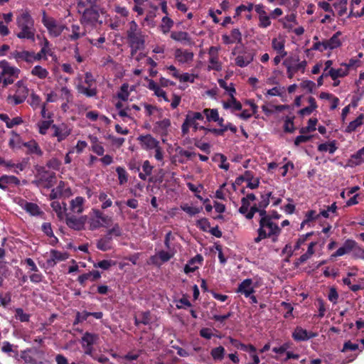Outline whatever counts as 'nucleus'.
<instances>
[{"label":"nucleus","instance_id":"64","mask_svg":"<svg viewBox=\"0 0 364 364\" xmlns=\"http://www.w3.org/2000/svg\"><path fill=\"white\" fill-rule=\"evenodd\" d=\"M196 225L203 232H208L209 228H210V223L205 218L198 220L196 223Z\"/></svg>","mask_w":364,"mask_h":364},{"label":"nucleus","instance_id":"52","mask_svg":"<svg viewBox=\"0 0 364 364\" xmlns=\"http://www.w3.org/2000/svg\"><path fill=\"white\" fill-rule=\"evenodd\" d=\"M28 102L33 109H36L41 105V98L38 95L33 92L30 95V99Z\"/></svg>","mask_w":364,"mask_h":364},{"label":"nucleus","instance_id":"8","mask_svg":"<svg viewBox=\"0 0 364 364\" xmlns=\"http://www.w3.org/2000/svg\"><path fill=\"white\" fill-rule=\"evenodd\" d=\"M204 114L198 112L189 111L186 116V119L181 126V132L183 135H186L189 132L190 127H193L194 132L200 130V127H198L197 120H203Z\"/></svg>","mask_w":364,"mask_h":364},{"label":"nucleus","instance_id":"28","mask_svg":"<svg viewBox=\"0 0 364 364\" xmlns=\"http://www.w3.org/2000/svg\"><path fill=\"white\" fill-rule=\"evenodd\" d=\"M56 176L55 173L50 172L44 170L41 173L40 180L46 183V187L50 188L54 186L55 183Z\"/></svg>","mask_w":364,"mask_h":364},{"label":"nucleus","instance_id":"54","mask_svg":"<svg viewBox=\"0 0 364 364\" xmlns=\"http://www.w3.org/2000/svg\"><path fill=\"white\" fill-rule=\"evenodd\" d=\"M209 65L208 67V70L220 71L222 70V64L219 61L218 57L210 58Z\"/></svg>","mask_w":364,"mask_h":364},{"label":"nucleus","instance_id":"62","mask_svg":"<svg viewBox=\"0 0 364 364\" xmlns=\"http://www.w3.org/2000/svg\"><path fill=\"white\" fill-rule=\"evenodd\" d=\"M218 84L220 87L223 88L228 92L230 96H231V94L235 95L236 93V90L232 83H230V85H228L224 80L220 79L218 80Z\"/></svg>","mask_w":364,"mask_h":364},{"label":"nucleus","instance_id":"11","mask_svg":"<svg viewBox=\"0 0 364 364\" xmlns=\"http://www.w3.org/2000/svg\"><path fill=\"white\" fill-rule=\"evenodd\" d=\"M51 129L53 130L52 137H56L59 143L66 139L72 133V129L65 123L53 124Z\"/></svg>","mask_w":364,"mask_h":364},{"label":"nucleus","instance_id":"7","mask_svg":"<svg viewBox=\"0 0 364 364\" xmlns=\"http://www.w3.org/2000/svg\"><path fill=\"white\" fill-rule=\"evenodd\" d=\"M42 23L47 28L49 35L51 37H58L61 35L65 26L58 23L57 21L47 16L45 10L42 11Z\"/></svg>","mask_w":364,"mask_h":364},{"label":"nucleus","instance_id":"25","mask_svg":"<svg viewBox=\"0 0 364 364\" xmlns=\"http://www.w3.org/2000/svg\"><path fill=\"white\" fill-rule=\"evenodd\" d=\"M8 185H20V180L15 176L2 175L0 177V189L6 191Z\"/></svg>","mask_w":364,"mask_h":364},{"label":"nucleus","instance_id":"59","mask_svg":"<svg viewBox=\"0 0 364 364\" xmlns=\"http://www.w3.org/2000/svg\"><path fill=\"white\" fill-rule=\"evenodd\" d=\"M261 200L259 202V205L260 208H267L269 204L270 198H273L272 196V192H267L264 193H261L260 195Z\"/></svg>","mask_w":364,"mask_h":364},{"label":"nucleus","instance_id":"16","mask_svg":"<svg viewBox=\"0 0 364 364\" xmlns=\"http://www.w3.org/2000/svg\"><path fill=\"white\" fill-rule=\"evenodd\" d=\"M100 17L99 11L93 6L86 9L82 16L81 22L87 25L95 23Z\"/></svg>","mask_w":364,"mask_h":364},{"label":"nucleus","instance_id":"17","mask_svg":"<svg viewBox=\"0 0 364 364\" xmlns=\"http://www.w3.org/2000/svg\"><path fill=\"white\" fill-rule=\"evenodd\" d=\"M137 140L141 143V147L146 150L154 149L159 144V141L151 134L140 135Z\"/></svg>","mask_w":364,"mask_h":364},{"label":"nucleus","instance_id":"61","mask_svg":"<svg viewBox=\"0 0 364 364\" xmlns=\"http://www.w3.org/2000/svg\"><path fill=\"white\" fill-rule=\"evenodd\" d=\"M29 163V158H23L19 163L14 164V173L18 174L20 171L25 170Z\"/></svg>","mask_w":364,"mask_h":364},{"label":"nucleus","instance_id":"31","mask_svg":"<svg viewBox=\"0 0 364 364\" xmlns=\"http://www.w3.org/2000/svg\"><path fill=\"white\" fill-rule=\"evenodd\" d=\"M109 0H86L87 5L93 6L101 13L106 11L107 7L109 6Z\"/></svg>","mask_w":364,"mask_h":364},{"label":"nucleus","instance_id":"38","mask_svg":"<svg viewBox=\"0 0 364 364\" xmlns=\"http://www.w3.org/2000/svg\"><path fill=\"white\" fill-rule=\"evenodd\" d=\"M223 108L227 109L230 108H232L234 110H241L242 109V104L237 100L235 97V95H232L230 96V100L227 102H223Z\"/></svg>","mask_w":364,"mask_h":364},{"label":"nucleus","instance_id":"3","mask_svg":"<svg viewBox=\"0 0 364 364\" xmlns=\"http://www.w3.org/2000/svg\"><path fill=\"white\" fill-rule=\"evenodd\" d=\"M282 64L287 68L288 78L292 79L297 72L301 71V73L305 72L307 62L306 60L299 61V57L294 55L287 58Z\"/></svg>","mask_w":364,"mask_h":364},{"label":"nucleus","instance_id":"58","mask_svg":"<svg viewBox=\"0 0 364 364\" xmlns=\"http://www.w3.org/2000/svg\"><path fill=\"white\" fill-rule=\"evenodd\" d=\"M294 117H286L284 124V131L287 133H293L295 130L294 125Z\"/></svg>","mask_w":364,"mask_h":364},{"label":"nucleus","instance_id":"36","mask_svg":"<svg viewBox=\"0 0 364 364\" xmlns=\"http://www.w3.org/2000/svg\"><path fill=\"white\" fill-rule=\"evenodd\" d=\"M364 123V114H360L358 117L353 121L350 122L349 124L346 128L345 132L347 133H351L355 132L358 127L363 125Z\"/></svg>","mask_w":364,"mask_h":364},{"label":"nucleus","instance_id":"37","mask_svg":"<svg viewBox=\"0 0 364 364\" xmlns=\"http://www.w3.org/2000/svg\"><path fill=\"white\" fill-rule=\"evenodd\" d=\"M23 208L33 216H37L43 213L38 205L34 203L26 201Z\"/></svg>","mask_w":364,"mask_h":364},{"label":"nucleus","instance_id":"22","mask_svg":"<svg viewBox=\"0 0 364 364\" xmlns=\"http://www.w3.org/2000/svg\"><path fill=\"white\" fill-rule=\"evenodd\" d=\"M252 280L251 279H246L243 280L239 285L237 289V293L245 295V297L250 296L255 292L254 288L252 287Z\"/></svg>","mask_w":364,"mask_h":364},{"label":"nucleus","instance_id":"29","mask_svg":"<svg viewBox=\"0 0 364 364\" xmlns=\"http://www.w3.org/2000/svg\"><path fill=\"white\" fill-rule=\"evenodd\" d=\"M0 119L5 122L7 128H13L16 125L21 124L23 121L21 117H16L13 119H10L8 114L1 113L0 114Z\"/></svg>","mask_w":364,"mask_h":364},{"label":"nucleus","instance_id":"63","mask_svg":"<svg viewBox=\"0 0 364 364\" xmlns=\"http://www.w3.org/2000/svg\"><path fill=\"white\" fill-rule=\"evenodd\" d=\"M89 317V312L87 311H82V312H77L75 320L73 321V326H75L80 323H82L86 321Z\"/></svg>","mask_w":364,"mask_h":364},{"label":"nucleus","instance_id":"26","mask_svg":"<svg viewBox=\"0 0 364 364\" xmlns=\"http://www.w3.org/2000/svg\"><path fill=\"white\" fill-rule=\"evenodd\" d=\"M101 277V273L97 270H92L87 273L80 275L77 278V281L80 285L85 286V282L88 279L92 282H95Z\"/></svg>","mask_w":364,"mask_h":364},{"label":"nucleus","instance_id":"60","mask_svg":"<svg viewBox=\"0 0 364 364\" xmlns=\"http://www.w3.org/2000/svg\"><path fill=\"white\" fill-rule=\"evenodd\" d=\"M173 26V21L167 16L162 18L161 29L164 33H167Z\"/></svg>","mask_w":364,"mask_h":364},{"label":"nucleus","instance_id":"57","mask_svg":"<svg viewBox=\"0 0 364 364\" xmlns=\"http://www.w3.org/2000/svg\"><path fill=\"white\" fill-rule=\"evenodd\" d=\"M181 210H183L184 212H186L187 214H188L190 216H193L199 213L203 210L202 207L196 208V207H191L189 206L188 204H184L181 205Z\"/></svg>","mask_w":364,"mask_h":364},{"label":"nucleus","instance_id":"50","mask_svg":"<svg viewBox=\"0 0 364 364\" xmlns=\"http://www.w3.org/2000/svg\"><path fill=\"white\" fill-rule=\"evenodd\" d=\"M116 172L118 175L119 185H123L128 181V173L124 168L118 166L116 168Z\"/></svg>","mask_w":364,"mask_h":364},{"label":"nucleus","instance_id":"1","mask_svg":"<svg viewBox=\"0 0 364 364\" xmlns=\"http://www.w3.org/2000/svg\"><path fill=\"white\" fill-rule=\"evenodd\" d=\"M16 26L19 30L16 33L17 38L21 40H28L33 43L35 42L36 30L34 25V19L28 10H24L17 16Z\"/></svg>","mask_w":364,"mask_h":364},{"label":"nucleus","instance_id":"56","mask_svg":"<svg viewBox=\"0 0 364 364\" xmlns=\"http://www.w3.org/2000/svg\"><path fill=\"white\" fill-rule=\"evenodd\" d=\"M156 127L161 134H166L168 128L171 126V121L169 119H164L156 123Z\"/></svg>","mask_w":364,"mask_h":364},{"label":"nucleus","instance_id":"33","mask_svg":"<svg viewBox=\"0 0 364 364\" xmlns=\"http://www.w3.org/2000/svg\"><path fill=\"white\" fill-rule=\"evenodd\" d=\"M85 199L81 196H77L70 201V208L73 213H81L83 212V204Z\"/></svg>","mask_w":364,"mask_h":364},{"label":"nucleus","instance_id":"10","mask_svg":"<svg viewBox=\"0 0 364 364\" xmlns=\"http://www.w3.org/2000/svg\"><path fill=\"white\" fill-rule=\"evenodd\" d=\"M99 340V335L97 333L85 332L81 338V344L86 355H92L94 350L93 346Z\"/></svg>","mask_w":364,"mask_h":364},{"label":"nucleus","instance_id":"18","mask_svg":"<svg viewBox=\"0 0 364 364\" xmlns=\"http://www.w3.org/2000/svg\"><path fill=\"white\" fill-rule=\"evenodd\" d=\"M254 57L255 54L253 52L245 51L235 58V65L240 68H245L253 61Z\"/></svg>","mask_w":364,"mask_h":364},{"label":"nucleus","instance_id":"12","mask_svg":"<svg viewBox=\"0 0 364 364\" xmlns=\"http://www.w3.org/2000/svg\"><path fill=\"white\" fill-rule=\"evenodd\" d=\"M9 59H14L17 63L26 62L28 63H33L36 60L33 51L29 50H14L10 53L9 56Z\"/></svg>","mask_w":364,"mask_h":364},{"label":"nucleus","instance_id":"47","mask_svg":"<svg viewBox=\"0 0 364 364\" xmlns=\"http://www.w3.org/2000/svg\"><path fill=\"white\" fill-rule=\"evenodd\" d=\"M53 124H53V120L52 119L41 121V122H39L38 124V129H39V130H38L39 133L42 135L46 134L48 129L50 127L51 128V126Z\"/></svg>","mask_w":364,"mask_h":364},{"label":"nucleus","instance_id":"19","mask_svg":"<svg viewBox=\"0 0 364 364\" xmlns=\"http://www.w3.org/2000/svg\"><path fill=\"white\" fill-rule=\"evenodd\" d=\"M355 247V241L352 239H348L343 242L341 247L331 255V257H341L344 255L348 254L352 252V250H353Z\"/></svg>","mask_w":364,"mask_h":364},{"label":"nucleus","instance_id":"15","mask_svg":"<svg viewBox=\"0 0 364 364\" xmlns=\"http://www.w3.org/2000/svg\"><path fill=\"white\" fill-rule=\"evenodd\" d=\"M255 10L258 14L259 18V27L266 28L271 25L270 16L267 15L265 11V6L262 4H257L255 6Z\"/></svg>","mask_w":364,"mask_h":364},{"label":"nucleus","instance_id":"5","mask_svg":"<svg viewBox=\"0 0 364 364\" xmlns=\"http://www.w3.org/2000/svg\"><path fill=\"white\" fill-rule=\"evenodd\" d=\"M96 80L94 78L92 74L90 72H86L85 73L84 83L87 85L85 86L80 82L76 85V90L79 94H82L87 97H94L97 94V89L96 86H94Z\"/></svg>","mask_w":364,"mask_h":364},{"label":"nucleus","instance_id":"55","mask_svg":"<svg viewBox=\"0 0 364 364\" xmlns=\"http://www.w3.org/2000/svg\"><path fill=\"white\" fill-rule=\"evenodd\" d=\"M272 46L278 53H282V55H287V53L284 50V43L282 41H279L277 38H273Z\"/></svg>","mask_w":364,"mask_h":364},{"label":"nucleus","instance_id":"6","mask_svg":"<svg viewBox=\"0 0 364 364\" xmlns=\"http://www.w3.org/2000/svg\"><path fill=\"white\" fill-rule=\"evenodd\" d=\"M15 87L16 88L15 93L7 97V102L13 105H18L26 100L29 94V89L22 80L18 81L15 84Z\"/></svg>","mask_w":364,"mask_h":364},{"label":"nucleus","instance_id":"49","mask_svg":"<svg viewBox=\"0 0 364 364\" xmlns=\"http://www.w3.org/2000/svg\"><path fill=\"white\" fill-rule=\"evenodd\" d=\"M63 206L58 201H53L50 204L53 210L56 213L58 218H61L63 213L66 210V203H63Z\"/></svg>","mask_w":364,"mask_h":364},{"label":"nucleus","instance_id":"44","mask_svg":"<svg viewBox=\"0 0 364 364\" xmlns=\"http://www.w3.org/2000/svg\"><path fill=\"white\" fill-rule=\"evenodd\" d=\"M203 114L208 122H216L218 120V111L217 109L205 108L203 109Z\"/></svg>","mask_w":364,"mask_h":364},{"label":"nucleus","instance_id":"24","mask_svg":"<svg viewBox=\"0 0 364 364\" xmlns=\"http://www.w3.org/2000/svg\"><path fill=\"white\" fill-rule=\"evenodd\" d=\"M175 58L181 63H186L193 60V53L188 50H183L181 48H177L175 50Z\"/></svg>","mask_w":364,"mask_h":364},{"label":"nucleus","instance_id":"23","mask_svg":"<svg viewBox=\"0 0 364 364\" xmlns=\"http://www.w3.org/2000/svg\"><path fill=\"white\" fill-rule=\"evenodd\" d=\"M265 208H260L259 210V214L261 218L259 221V227L257 230H260V232L262 231V229L266 228L267 227H271L272 225L274 224L272 220V216L267 214Z\"/></svg>","mask_w":364,"mask_h":364},{"label":"nucleus","instance_id":"20","mask_svg":"<svg viewBox=\"0 0 364 364\" xmlns=\"http://www.w3.org/2000/svg\"><path fill=\"white\" fill-rule=\"evenodd\" d=\"M68 257L69 254L68 252L51 250L50 252V259L47 260V263L50 266H54L58 262L66 260Z\"/></svg>","mask_w":364,"mask_h":364},{"label":"nucleus","instance_id":"41","mask_svg":"<svg viewBox=\"0 0 364 364\" xmlns=\"http://www.w3.org/2000/svg\"><path fill=\"white\" fill-rule=\"evenodd\" d=\"M31 73L32 75L36 76L41 80L46 79L49 74L48 71L41 65L33 67Z\"/></svg>","mask_w":364,"mask_h":364},{"label":"nucleus","instance_id":"27","mask_svg":"<svg viewBox=\"0 0 364 364\" xmlns=\"http://www.w3.org/2000/svg\"><path fill=\"white\" fill-rule=\"evenodd\" d=\"M50 45V44L48 40L46 38H44L41 50L38 53H34V56L36 61L41 60L43 58L46 60V55H51L50 49L49 48Z\"/></svg>","mask_w":364,"mask_h":364},{"label":"nucleus","instance_id":"51","mask_svg":"<svg viewBox=\"0 0 364 364\" xmlns=\"http://www.w3.org/2000/svg\"><path fill=\"white\" fill-rule=\"evenodd\" d=\"M283 21V27L287 29H291L293 28V23H296V15L294 14H291L287 15Z\"/></svg>","mask_w":364,"mask_h":364},{"label":"nucleus","instance_id":"46","mask_svg":"<svg viewBox=\"0 0 364 364\" xmlns=\"http://www.w3.org/2000/svg\"><path fill=\"white\" fill-rule=\"evenodd\" d=\"M318 122L316 118H311L308 121V125L304 127H301L299 130L300 134H304L307 132H314L316 130V126Z\"/></svg>","mask_w":364,"mask_h":364},{"label":"nucleus","instance_id":"40","mask_svg":"<svg viewBox=\"0 0 364 364\" xmlns=\"http://www.w3.org/2000/svg\"><path fill=\"white\" fill-rule=\"evenodd\" d=\"M348 73V68L342 69H335V68H331L328 73H326V76H330L332 80H336L338 77H343L347 75Z\"/></svg>","mask_w":364,"mask_h":364},{"label":"nucleus","instance_id":"32","mask_svg":"<svg viewBox=\"0 0 364 364\" xmlns=\"http://www.w3.org/2000/svg\"><path fill=\"white\" fill-rule=\"evenodd\" d=\"M112 237L105 235L104 237L97 240L96 244L97 248L104 252L109 250L112 248Z\"/></svg>","mask_w":364,"mask_h":364},{"label":"nucleus","instance_id":"21","mask_svg":"<svg viewBox=\"0 0 364 364\" xmlns=\"http://www.w3.org/2000/svg\"><path fill=\"white\" fill-rule=\"evenodd\" d=\"M23 146L27 149L26 154L33 155L35 154L38 156H41L43 154L42 149L34 139L30 140L26 142L22 143Z\"/></svg>","mask_w":364,"mask_h":364},{"label":"nucleus","instance_id":"42","mask_svg":"<svg viewBox=\"0 0 364 364\" xmlns=\"http://www.w3.org/2000/svg\"><path fill=\"white\" fill-rule=\"evenodd\" d=\"M341 35V32L337 31L331 37L330 39L326 40L328 43V46H330V50H333L341 46V42L339 39V36Z\"/></svg>","mask_w":364,"mask_h":364},{"label":"nucleus","instance_id":"53","mask_svg":"<svg viewBox=\"0 0 364 364\" xmlns=\"http://www.w3.org/2000/svg\"><path fill=\"white\" fill-rule=\"evenodd\" d=\"M225 348L223 346L214 348L210 351V355L215 360H221L224 358Z\"/></svg>","mask_w":364,"mask_h":364},{"label":"nucleus","instance_id":"2","mask_svg":"<svg viewBox=\"0 0 364 364\" xmlns=\"http://www.w3.org/2000/svg\"><path fill=\"white\" fill-rule=\"evenodd\" d=\"M126 34L132 56H134L139 50L145 48L147 36L142 31L135 21L129 23Z\"/></svg>","mask_w":364,"mask_h":364},{"label":"nucleus","instance_id":"39","mask_svg":"<svg viewBox=\"0 0 364 364\" xmlns=\"http://www.w3.org/2000/svg\"><path fill=\"white\" fill-rule=\"evenodd\" d=\"M12 137L9 141V146L11 149H20L22 145L21 138L20 135L15 131L11 132Z\"/></svg>","mask_w":364,"mask_h":364},{"label":"nucleus","instance_id":"35","mask_svg":"<svg viewBox=\"0 0 364 364\" xmlns=\"http://www.w3.org/2000/svg\"><path fill=\"white\" fill-rule=\"evenodd\" d=\"M171 38L181 43H190L191 38L187 32L185 31H172L171 33Z\"/></svg>","mask_w":364,"mask_h":364},{"label":"nucleus","instance_id":"43","mask_svg":"<svg viewBox=\"0 0 364 364\" xmlns=\"http://www.w3.org/2000/svg\"><path fill=\"white\" fill-rule=\"evenodd\" d=\"M336 149L337 146H336L335 141H331L329 143L320 144L318 146V151L321 152L328 151L330 154H333Z\"/></svg>","mask_w":364,"mask_h":364},{"label":"nucleus","instance_id":"34","mask_svg":"<svg viewBox=\"0 0 364 364\" xmlns=\"http://www.w3.org/2000/svg\"><path fill=\"white\" fill-rule=\"evenodd\" d=\"M174 256V252H171V250L169 251L161 250L159 251L156 255L152 256L151 259L154 264H156L155 259L158 257L162 263H165L169 261Z\"/></svg>","mask_w":364,"mask_h":364},{"label":"nucleus","instance_id":"4","mask_svg":"<svg viewBox=\"0 0 364 364\" xmlns=\"http://www.w3.org/2000/svg\"><path fill=\"white\" fill-rule=\"evenodd\" d=\"M1 75L4 77L3 87H6L14 82L15 78L18 77L20 70L11 66L6 60H0Z\"/></svg>","mask_w":364,"mask_h":364},{"label":"nucleus","instance_id":"9","mask_svg":"<svg viewBox=\"0 0 364 364\" xmlns=\"http://www.w3.org/2000/svg\"><path fill=\"white\" fill-rule=\"evenodd\" d=\"M281 231L282 230L278 225L274 223L272 225L271 227H267L266 228L262 229L261 232L260 230H257V236L254 239V242L255 243H259L262 240L271 238L273 242H276L278 240V237L280 235Z\"/></svg>","mask_w":364,"mask_h":364},{"label":"nucleus","instance_id":"30","mask_svg":"<svg viewBox=\"0 0 364 364\" xmlns=\"http://www.w3.org/2000/svg\"><path fill=\"white\" fill-rule=\"evenodd\" d=\"M148 88L150 90H152L154 92V94L157 97H161L166 102H169V99L166 96V92L162 90L159 85L155 82L153 80H149L148 82Z\"/></svg>","mask_w":364,"mask_h":364},{"label":"nucleus","instance_id":"45","mask_svg":"<svg viewBox=\"0 0 364 364\" xmlns=\"http://www.w3.org/2000/svg\"><path fill=\"white\" fill-rule=\"evenodd\" d=\"M347 0H338L333 6L338 11L339 16H343L347 11Z\"/></svg>","mask_w":364,"mask_h":364},{"label":"nucleus","instance_id":"14","mask_svg":"<svg viewBox=\"0 0 364 364\" xmlns=\"http://www.w3.org/2000/svg\"><path fill=\"white\" fill-rule=\"evenodd\" d=\"M318 336L317 333L307 331L301 326H296L292 333V338L295 341H306L311 338H314Z\"/></svg>","mask_w":364,"mask_h":364},{"label":"nucleus","instance_id":"13","mask_svg":"<svg viewBox=\"0 0 364 364\" xmlns=\"http://www.w3.org/2000/svg\"><path fill=\"white\" fill-rule=\"evenodd\" d=\"M87 220V215H82L77 218L73 215H67L65 217V223L68 228L74 230L80 231L85 229Z\"/></svg>","mask_w":364,"mask_h":364},{"label":"nucleus","instance_id":"48","mask_svg":"<svg viewBox=\"0 0 364 364\" xmlns=\"http://www.w3.org/2000/svg\"><path fill=\"white\" fill-rule=\"evenodd\" d=\"M98 198L99 200L102 202L101 208L102 210H105L112 205V201L107 198V195L105 192H100Z\"/></svg>","mask_w":364,"mask_h":364}]
</instances>
